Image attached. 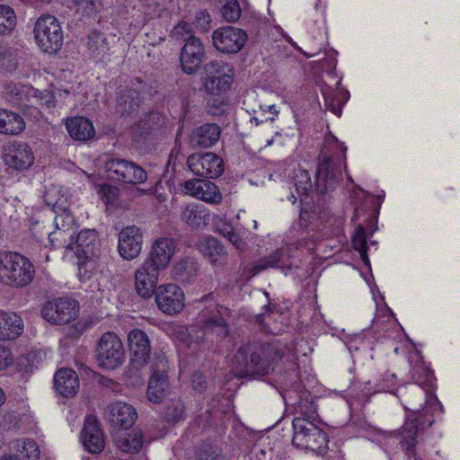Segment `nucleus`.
<instances>
[{"label":"nucleus","mask_w":460,"mask_h":460,"mask_svg":"<svg viewBox=\"0 0 460 460\" xmlns=\"http://www.w3.org/2000/svg\"><path fill=\"white\" fill-rule=\"evenodd\" d=\"M56 227L59 229H66L67 233L75 234L74 217L67 213H63L55 217Z\"/></svg>","instance_id":"nucleus-51"},{"label":"nucleus","mask_w":460,"mask_h":460,"mask_svg":"<svg viewBox=\"0 0 460 460\" xmlns=\"http://www.w3.org/2000/svg\"><path fill=\"white\" fill-rule=\"evenodd\" d=\"M95 359L104 369H115L125 360V349L119 337L113 332L102 335L95 347Z\"/></svg>","instance_id":"nucleus-6"},{"label":"nucleus","mask_w":460,"mask_h":460,"mask_svg":"<svg viewBox=\"0 0 460 460\" xmlns=\"http://www.w3.org/2000/svg\"><path fill=\"white\" fill-rule=\"evenodd\" d=\"M130 365L140 369L146 366L151 355V343L147 333L134 329L128 335Z\"/></svg>","instance_id":"nucleus-12"},{"label":"nucleus","mask_w":460,"mask_h":460,"mask_svg":"<svg viewBox=\"0 0 460 460\" xmlns=\"http://www.w3.org/2000/svg\"><path fill=\"white\" fill-rule=\"evenodd\" d=\"M220 233L226 237L238 250L244 246L243 241L234 232L233 227L229 225H225L223 229L219 230Z\"/></svg>","instance_id":"nucleus-54"},{"label":"nucleus","mask_w":460,"mask_h":460,"mask_svg":"<svg viewBox=\"0 0 460 460\" xmlns=\"http://www.w3.org/2000/svg\"><path fill=\"white\" fill-rule=\"evenodd\" d=\"M78 276L81 281H86L91 279L92 272L87 269V263H79Z\"/></svg>","instance_id":"nucleus-59"},{"label":"nucleus","mask_w":460,"mask_h":460,"mask_svg":"<svg viewBox=\"0 0 460 460\" xmlns=\"http://www.w3.org/2000/svg\"><path fill=\"white\" fill-rule=\"evenodd\" d=\"M117 189L109 184L102 185L101 192L106 197L108 201H111L112 198L117 194Z\"/></svg>","instance_id":"nucleus-57"},{"label":"nucleus","mask_w":460,"mask_h":460,"mask_svg":"<svg viewBox=\"0 0 460 460\" xmlns=\"http://www.w3.org/2000/svg\"><path fill=\"white\" fill-rule=\"evenodd\" d=\"M325 103L329 110H331L335 115L340 117L341 115V105L339 102H336L334 99L329 101L328 98H325Z\"/></svg>","instance_id":"nucleus-58"},{"label":"nucleus","mask_w":460,"mask_h":460,"mask_svg":"<svg viewBox=\"0 0 460 460\" xmlns=\"http://www.w3.org/2000/svg\"><path fill=\"white\" fill-rule=\"evenodd\" d=\"M137 418L136 409L124 402L110 403L105 410V419L110 425L117 429H128Z\"/></svg>","instance_id":"nucleus-17"},{"label":"nucleus","mask_w":460,"mask_h":460,"mask_svg":"<svg viewBox=\"0 0 460 460\" xmlns=\"http://www.w3.org/2000/svg\"><path fill=\"white\" fill-rule=\"evenodd\" d=\"M224 19L228 22H236L241 16V7L237 0H228L221 10Z\"/></svg>","instance_id":"nucleus-47"},{"label":"nucleus","mask_w":460,"mask_h":460,"mask_svg":"<svg viewBox=\"0 0 460 460\" xmlns=\"http://www.w3.org/2000/svg\"><path fill=\"white\" fill-rule=\"evenodd\" d=\"M24 128V120L19 114L6 110H0V133L18 135Z\"/></svg>","instance_id":"nucleus-33"},{"label":"nucleus","mask_w":460,"mask_h":460,"mask_svg":"<svg viewBox=\"0 0 460 460\" xmlns=\"http://www.w3.org/2000/svg\"><path fill=\"white\" fill-rule=\"evenodd\" d=\"M161 271L162 270L146 261L137 269L135 272V287L137 293L140 296L149 298L155 294Z\"/></svg>","instance_id":"nucleus-19"},{"label":"nucleus","mask_w":460,"mask_h":460,"mask_svg":"<svg viewBox=\"0 0 460 460\" xmlns=\"http://www.w3.org/2000/svg\"><path fill=\"white\" fill-rule=\"evenodd\" d=\"M165 417L168 422L179 421L184 414V405L181 400H172L165 408Z\"/></svg>","instance_id":"nucleus-46"},{"label":"nucleus","mask_w":460,"mask_h":460,"mask_svg":"<svg viewBox=\"0 0 460 460\" xmlns=\"http://www.w3.org/2000/svg\"><path fill=\"white\" fill-rule=\"evenodd\" d=\"M66 127L70 137L77 141H87L95 135L93 123L84 117L68 119Z\"/></svg>","instance_id":"nucleus-29"},{"label":"nucleus","mask_w":460,"mask_h":460,"mask_svg":"<svg viewBox=\"0 0 460 460\" xmlns=\"http://www.w3.org/2000/svg\"><path fill=\"white\" fill-rule=\"evenodd\" d=\"M167 367V361L164 356H156L154 358L150 366L152 374L146 391V395L150 402L159 403L165 396L168 389L167 376L165 375Z\"/></svg>","instance_id":"nucleus-13"},{"label":"nucleus","mask_w":460,"mask_h":460,"mask_svg":"<svg viewBox=\"0 0 460 460\" xmlns=\"http://www.w3.org/2000/svg\"><path fill=\"white\" fill-rule=\"evenodd\" d=\"M293 181L297 192L301 195H308L313 188L310 175L305 170H298L293 177Z\"/></svg>","instance_id":"nucleus-44"},{"label":"nucleus","mask_w":460,"mask_h":460,"mask_svg":"<svg viewBox=\"0 0 460 460\" xmlns=\"http://www.w3.org/2000/svg\"><path fill=\"white\" fill-rule=\"evenodd\" d=\"M143 244V232L137 226H128L119 234L118 251L119 255L128 261L138 257Z\"/></svg>","instance_id":"nucleus-15"},{"label":"nucleus","mask_w":460,"mask_h":460,"mask_svg":"<svg viewBox=\"0 0 460 460\" xmlns=\"http://www.w3.org/2000/svg\"><path fill=\"white\" fill-rule=\"evenodd\" d=\"M233 77L234 72L227 63L214 60L204 65L200 80L208 94L221 96L230 89Z\"/></svg>","instance_id":"nucleus-4"},{"label":"nucleus","mask_w":460,"mask_h":460,"mask_svg":"<svg viewBox=\"0 0 460 460\" xmlns=\"http://www.w3.org/2000/svg\"><path fill=\"white\" fill-rule=\"evenodd\" d=\"M163 123L164 118L159 112L144 114L132 128L134 137L136 139L145 138L153 131L160 128Z\"/></svg>","instance_id":"nucleus-31"},{"label":"nucleus","mask_w":460,"mask_h":460,"mask_svg":"<svg viewBox=\"0 0 460 460\" xmlns=\"http://www.w3.org/2000/svg\"><path fill=\"white\" fill-rule=\"evenodd\" d=\"M272 122H273V119H266V121H265L266 124H272Z\"/></svg>","instance_id":"nucleus-64"},{"label":"nucleus","mask_w":460,"mask_h":460,"mask_svg":"<svg viewBox=\"0 0 460 460\" xmlns=\"http://www.w3.org/2000/svg\"><path fill=\"white\" fill-rule=\"evenodd\" d=\"M146 84L140 78L131 87H125L117 93L115 112L127 116L137 112L142 103V94L147 91Z\"/></svg>","instance_id":"nucleus-8"},{"label":"nucleus","mask_w":460,"mask_h":460,"mask_svg":"<svg viewBox=\"0 0 460 460\" xmlns=\"http://www.w3.org/2000/svg\"><path fill=\"white\" fill-rule=\"evenodd\" d=\"M191 382L194 390H196L199 393H202L206 389V380L202 374L200 373H194L191 376Z\"/></svg>","instance_id":"nucleus-55"},{"label":"nucleus","mask_w":460,"mask_h":460,"mask_svg":"<svg viewBox=\"0 0 460 460\" xmlns=\"http://www.w3.org/2000/svg\"><path fill=\"white\" fill-rule=\"evenodd\" d=\"M77 313V302L68 298L49 301L41 309L43 318L53 324L68 323L75 319Z\"/></svg>","instance_id":"nucleus-9"},{"label":"nucleus","mask_w":460,"mask_h":460,"mask_svg":"<svg viewBox=\"0 0 460 460\" xmlns=\"http://www.w3.org/2000/svg\"><path fill=\"white\" fill-rule=\"evenodd\" d=\"M28 102L27 111L33 114L34 118H38L40 115V109H50L55 106L54 97L48 91L40 92L35 89V93L30 95Z\"/></svg>","instance_id":"nucleus-34"},{"label":"nucleus","mask_w":460,"mask_h":460,"mask_svg":"<svg viewBox=\"0 0 460 460\" xmlns=\"http://www.w3.org/2000/svg\"><path fill=\"white\" fill-rule=\"evenodd\" d=\"M198 199L211 204H218L222 200V196L217 186L208 181L202 187V190L198 193Z\"/></svg>","instance_id":"nucleus-43"},{"label":"nucleus","mask_w":460,"mask_h":460,"mask_svg":"<svg viewBox=\"0 0 460 460\" xmlns=\"http://www.w3.org/2000/svg\"><path fill=\"white\" fill-rule=\"evenodd\" d=\"M269 109H270V111H273V112H278V111H276V109H275V106H274V105L269 106Z\"/></svg>","instance_id":"nucleus-63"},{"label":"nucleus","mask_w":460,"mask_h":460,"mask_svg":"<svg viewBox=\"0 0 460 460\" xmlns=\"http://www.w3.org/2000/svg\"><path fill=\"white\" fill-rule=\"evenodd\" d=\"M12 363V354L9 349L0 344V370Z\"/></svg>","instance_id":"nucleus-56"},{"label":"nucleus","mask_w":460,"mask_h":460,"mask_svg":"<svg viewBox=\"0 0 460 460\" xmlns=\"http://www.w3.org/2000/svg\"><path fill=\"white\" fill-rule=\"evenodd\" d=\"M187 164L190 170L199 177L215 179L224 172L222 158L214 153L192 154Z\"/></svg>","instance_id":"nucleus-11"},{"label":"nucleus","mask_w":460,"mask_h":460,"mask_svg":"<svg viewBox=\"0 0 460 460\" xmlns=\"http://www.w3.org/2000/svg\"><path fill=\"white\" fill-rule=\"evenodd\" d=\"M23 330L22 318L14 313L0 311V341L14 340Z\"/></svg>","instance_id":"nucleus-26"},{"label":"nucleus","mask_w":460,"mask_h":460,"mask_svg":"<svg viewBox=\"0 0 460 460\" xmlns=\"http://www.w3.org/2000/svg\"><path fill=\"white\" fill-rule=\"evenodd\" d=\"M78 12L86 15L97 13L102 7V0H74Z\"/></svg>","instance_id":"nucleus-50"},{"label":"nucleus","mask_w":460,"mask_h":460,"mask_svg":"<svg viewBox=\"0 0 460 460\" xmlns=\"http://www.w3.org/2000/svg\"><path fill=\"white\" fill-rule=\"evenodd\" d=\"M221 450L217 446L208 443H203L197 451L199 460H216L219 457Z\"/></svg>","instance_id":"nucleus-49"},{"label":"nucleus","mask_w":460,"mask_h":460,"mask_svg":"<svg viewBox=\"0 0 460 460\" xmlns=\"http://www.w3.org/2000/svg\"><path fill=\"white\" fill-rule=\"evenodd\" d=\"M220 133V128L217 124H205L192 131L190 143L193 147L208 148L218 141Z\"/></svg>","instance_id":"nucleus-25"},{"label":"nucleus","mask_w":460,"mask_h":460,"mask_svg":"<svg viewBox=\"0 0 460 460\" xmlns=\"http://www.w3.org/2000/svg\"><path fill=\"white\" fill-rule=\"evenodd\" d=\"M3 93L8 102L22 108L23 111H27L28 100L31 94L35 93V88L10 82L4 85Z\"/></svg>","instance_id":"nucleus-27"},{"label":"nucleus","mask_w":460,"mask_h":460,"mask_svg":"<svg viewBox=\"0 0 460 460\" xmlns=\"http://www.w3.org/2000/svg\"><path fill=\"white\" fill-rule=\"evenodd\" d=\"M341 175L340 166L337 162L327 153L320 155L316 170V189L322 194L333 190Z\"/></svg>","instance_id":"nucleus-14"},{"label":"nucleus","mask_w":460,"mask_h":460,"mask_svg":"<svg viewBox=\"0 0 460 460\" xmlns=\"http://www.w3.org/2000/svg\"><path fill=\"white\" fill-rule=\"evenodd\" d=\"M196 18L198 21H203L205 23H208L210 22V16L206 11L199 12Z\"/></svg>","instance_id":"nucleus-60"},{"label":"nucleus","mask_w":460,"mask_h":460,"mask_svg":"<svg viewBox=\"0 0 460 460\" xmlns=\"http://www.w3.org/2000/svg\"><path fill=\"white\" fill-rule=\"evenodd\" d=\"M196 247L213 264H221L226 258V253L223 245L212 236L199 238Z\"/></svg>","instance_id":"nucleus-28"},{"label":"nucleus","mask_w":460,"mask_h":460,"mask_svg":"<svg viewBox=\"0 0 460 460\" xmlns=\"http://www.w3.org/2000/svg\"><path fill=\"white\" fill-rule=\"evenodd\" d=\"M207 181H201L196 179L189 180L184 182L182 191L185 194L190 195L198 199V193H199V191L202 190V187L206 185Z\"/></svg>","instance_id":"nucleus-53"},{"label":"nucleus","mask_w":460,"mask_h":460,"mask_svg":"<svg viewBox=\"0 0 460 460\" xmlns=\"http://www.w3.org/2000/svg\"><path fill=\"white\" fill-rule=\"evenodd\" d=\"M17 24L16 14L13 8L0 4V35L10 34Z\"/></svg>","instance_id":"nucleus-38"},{"label":"nucleus","mask_w":460,"mask_h":460,"mask_svg":"<svg viewBox=\"0 0 460 460\" xmlns=\"http://www.w3.org/2000/svg\"><path fill=\"white\" fill-rule=\"evenodd\" d=\"M282 358L271 343L253 342L241 346L233 358V373L239 378H259L270 375Z\"/></svg>","instance_id":"nucleus-1"},{"label":"nucleus","mask_w":460,"mask_h":460,"mask_svg":"<svg viewBox=\"0 0 460 460\" xmlns=\"http://www.w3.org/2000/svg\"><path fill=\"white\" fill-rule=\"evenodd\" d=\"M255 321H256V323H257L259 325H261V326H262L263 328H265V327H264V325H263V314H258V315H256Z\"/></svg>","instance_id":"nucleus-61"},{"label":"nucleus","mask_w":460,"mask_h":460,"mask_svg":"<svg viewBox=\"0 0 460 460\" xmlns=\"http://www.w3.org/2000/svg\"><path fill=\"white\" fill-rule=\"evenodd\" d=\"M199 265L198 261L190 257H185L178 261L172 269L174 279L181 283L190 282L198 276Z\"/></svg>","instance_id":"nucleus-32"},{"label":"nucleus","mask_w":460,"mask_h":460,"mask_svg":"<svg viewBox=\"0 0 460 460\" xmlns=\"http://www.w3.org/2000/svg\"><path fill=\"white\" fill-rule=\"evenodd\" d=\"M281 258V252L279 250L273 251L270 255L264 256L260 259L252 268H251V277L255 276L259 272L265 270L269 268H274L278 265L279 261Z\"/></svg>","instance_id":"nucleus-40"},{"label":"nucleus","mask_w":460,"mask_h":460,"mask_svg":"<svg viewBox=\"0 0 460 460\" xmlns=\"http://www.w3.org/2000/svg\"><path fill=\"white\" fill-rule=\"evenodd\" d=\"M203 327L208 331L216 332L217 336L226 337L228 335V326L225 320L218 315H213L203 321Z\"/></svg>","instance_id":"nucleus-42"},{"label":"nucleus","mask_w":460,"mask_h":460,"mask_svg":"<svg viewBox=\"0 0 460 460\" xmlns=\"http://www.w3.org/2000/svg\"><path fill=\"white\" fill-rule=\"evenodd\" d=\"M192 29L191 25L186 22H180L172 31V37L176 40H185L191 35Z\"/></svg>","instance_id":"nucleus-52"},{"label":"nucleus","mask_w":460,"mask_h":460,"mask_svg":"<svg viewBox=\"0 0 460 460\" xmlns=\"http://www.w3.org/2000/svg\"><path fill=\"white\" fill-rule=\"evenodd\" d=\"M184 294L174 284H168L158 288L155 293V302L159 309L166 314L180 313L184 307Z\"/></svg>","instance_id":"nucleus-16"},{"label":"nucleus","mask_w":460,"mask_h":460,"mask_svg":"<svg viewBox=\"0 0 460 460\" xmlns=\"http://www.w3.org/2000/svg\"><path fill=\"white\" fill-rule=\"evenodd\" d=\"M67 249L75 251L79 259H92L97 256L99 251L98 234L94 229L81 231L75 243L69 242Z\"/></svg>","instance_id":"nucleus-22"},{"label":"nucleus","mask_w":460,"mask_h":460,"mask_svg":"<svg viewBox=\"0 0 460 460\" xmlns=\"http://www.w3.org/2000/svg\"><path fill=\"white\" fill-rule=\"evenodd\" d=\"M13 447L15 448L13 455L20 460H37L40 456V447L32 439H18Z\"/></svg>","instance_id":"nucleus-36"},{"label":"nucleus","mask_w":460,"mask_h":460,"mask_svg":"<svg viewBox=\"0 0 460 460\" xmlns=\"http://www.w3.org/2000/svg\"><path fill=\"white\" fill-rule=\"evenodd\" d=\"M49 242L54 244L57 243V246L58 247H66L67 248V243L69 242L73 241V234L71 233H67L66 229H59L57 228L56 231L52 233H49Z\"/></svg>","instance_id":"nucleus-48"},{"label":"nucleus","mask_w":460,"mask_h":460,"mask_svg":"<svg viewBox=\"0 0 460 460\" xmlns=\"http://www.w3.org/2000/svg\"><path fill=\"white\" fill-rule=\"evenodd\" d=\"M57 392L64 397H73L79 389V378L72 368L63 367L57 371L54 377Z\"/></svg>","instance_id":"nucleus-23"},{"label":"nucleus","mask_w":460,"mask_h":460,"mask_svg":"<svg viewBox=\"0 0 460 460\" xmlns=\"http://www.w3.org/2000/svg\"><path fill=\"white\" fill-rule=\"evenodd\" d=\"M218 99L217 100H215L214 102H218V104L217 103H214V106H217L218 108H220L222 105H225V102H223V100L220 98V96H217Z\"/></svg>","instance_id":"nucleus-62"},{"label":"nucleus","mask_w":460,"mask_h":460,"mask_svg":"<svg viewBox=\"0 0 460 460\" xmlns=\"http://www.w3.org/2000/svg\"><path fill=\"white\" fill-rule=\"evenodd\" d=\"M181 218L189 227L199 229L208 225L209 213L202 205L190 204L182 210Z\"/></svg>","instance_id":"nucleus-30"},{"label":"nucleus","mask_w":460,"mask_h":460,"mask_svg":"<svg viewBox=\"0 0 460 460\" xmlns=\"http://www.w3.org/2000/svg\"><path fill=\"white\" fill-rule=\"evenodd\" d=\"M83 440L85 448L93 454L101 453L104 448L103 434L94 418H88L83 429Z\"/></svg>","instance_id":"nucleus-24"},{"label":"nucleus","mask_w":460,"mask_h":460,"mask_svg":"<svg viewBox=\"0 0 460 460\" xmlns=\"http://www.w3.org/2000/svg\"><path fill=\"white\" fill-rule=\"evenodd\" d=\"M205 57L204 46L200 40L190 36L181 49L180 61L182 71L192 75L198 71Z\"/></svg>","instance_id":"nucleus-18"},{"label":"nucleus","mask_w":460,"mask_h":460,"mask_svg":"<svg viewBox=\"0 0 460 460\" xmlns=\"http://www.w3.org/2000/svg\"><path fill=\"white\" fill-rule=\"evenodd\" d=\"M175 250L176 242L172 238H159L151 245L145 261L163 270L169 265Z\"/></svg>","instance_id":"nucleus-20"},{"label":"nucleus","mask_w":460,"mask_h":460,"mask_svg":"<svg viewBox=\"0 0 460 460\" xmlns=\"http://www.w3.org/2000/svg\"><path fill=\"white\" fill-rule=\"evenodd\" d=\"M315 412L296 417L292 421L294 435L292 444L297 448L323 454L328 448V436L316 424Z\"/></svg>","instance_id":"nucleus-2"},{"label":"nucleus","mask_w":460,"mask_h":460,"mask_svg":"<svg viewBox=\"0 0 460 460\" xmlns=\"http://www.w3.org/2000/svg\"><path fill=\"white\" fill-rule=\"evenodd\" d=\"M88 50L94 58H101L109 50V46L105 36L100 31H93L88 36Z\"/></svg>","instance_id":"nucleus-37"},{"label":"nucleus","mask_w":460,"mask_h":460,"mask_svg":"<svg viewBox=\"0 0 460 460\" xmlns=\"http://www.w3.org/2000/svg\"><path fill=\"white\" fill-rule=\"evenodd\" d=\"M17 66L16 53L10 48L0 45V67L13 71Z\"/></svg>","instance_id":"nucleus-45"},{"label":"nucleus","mask_w":460,"mask_h":460,"mask_svg":"<svg viewBox=\"0 0 460 460\" xmlns=\"http://www.w3.org/2000/svg\"><path fill=\"white\" fill-rule=\"evenodd\" d=\"M352 246L359 252L360 258L364 263L368 264L369 260L367 253V236L362 226H358L356 227V232L352 238Z\"/></svg>","instance_id":"nucleus-41"},{"label":"nucleus","mask_w":460,"mask_h":460,"mask_svg":"<svg viewBox=\"0 0 460 460\" xmlns=\"http://www.w3.org/2000/svg\"><path fill=\"white\" fill-rule=\"evenodd\" d=\"M38 46L48 53H57L63 45L64 34L58 20L50 14L41 15L34 25Z\"/></svg>","instance_id":"nucleus-5"},{"label":"nucleus","mask_w":460,"mask_h":460,"mask_svg":"<svg viewBox=\"0 0 460 460\" xmlns=\"http://www.w3.org/2000/svg\"><path fill=\"white\" fill-rule=\"evenodd\" d=\"M4 164L15 170H26L34 161L31 148L24 143H13L4 149Z\"/></svg>","instance_id":"nucleus-21"},{"label":"nucleus","mask_w":460,"mask_h":460,"mask_svg":"<svg viewBox=\"0 0 460 460\" xmlns=\"http://www.w3.org/2000/svg\"><path fill=\"white\" fill-rule=\"evenodd\" d=\"M118 447L126 453H137L143 447V435L141 432L128 434L125 438L118 439Z\"/></svg>","instance_id":"nucleus-39"},{"label":"nucleus","mask_w":460,"mask_h":460,"mask_svg":"<svg viewBox=\"0 0 460 460\" xmlns=\"http://www.w3.org/2000/svg\"><path fill=\"white\" fill-rule=\"evenodd\" d=\"M35 269L25 256L12 252H0V283L13 288L27 287L34 279Z\"/></svg>","instance_id":"nucleus-3"},{"label":"nucleus","mask_w":460,"mask_h":460,"mask_svg":"<svg viewBox=\"0 0 460 460\" xmlns=\"http://www.w3.org/2000/svg\"><path fill=\"white\" fill-rule=\"evenodd\" d=\"M108 176L123 183L139 184L146 181V171L137 164L124 159L112 158L106 162Z\"/></svg>","instance_id":"nucleus-7"},{"label":"nucleus","mask_w":460,"mask_h":460,"mask_svg":"<svg viewBox=\"0 0 460 460\" xmlns=\"http://www.w3.org/2000/svg\"><path fill=\"white\" fill-rule=\"evenodd\" d=\"M418 425L417 419L407 420L399 433L400 445L406 451L411 452L417 444Z\"/></svg>","instance_id":"nucleus-35"},{"label":"nucleus","mask_w":460,"mask_h":460,"mask_svg":"<svg viewBox=\"0 0 460 460\" xmlns=\"http://www.w3.org/2000/svg\"><path fill=\"white\" fill-rule=\"evenodd\" d=\"M213 45L223 53H237L247 40L246 32L233 26H224L214 31L212 35Z\"/></svg>","instance_id":"nucleus-10"}]
</instances>
